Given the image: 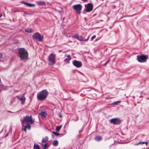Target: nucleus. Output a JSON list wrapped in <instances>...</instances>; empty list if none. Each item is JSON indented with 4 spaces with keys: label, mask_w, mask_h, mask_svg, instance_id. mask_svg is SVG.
Here are the masks:
<instances>
[{
    "label": "nucleus",
    "mask_w": 149,
    "mask_h": 149,
    "mask_svg": "<svg viewBox=\"0 0 149 149\" xmlns=\"http://www.w3.org/2000/svg\"><path fill=\"white\" fill-rule=\"evenodd\" d=\"M121 102L120 101H117L113 103V104L114 105H117L118 104H120Z\"/></svg>",
    "instance_id": "26"
},
{
    "label": "nucleus",
    "mask_w": 149,
    "mask_h": 149,
    "mask_svg": "<svg viewBox=\"0 0 149 149\" xmlns=\"http://www.w3.org/2000/svg\"><path fill=\"white\" fill-rule=\"evenodd\" d=\"M49 93L47 90H43L37 93V97L38 100L44 101L46 99Z\"/></svg>",
    "instance_id": "2"
},
{
    "label": "nucleus",
    "mask_w": 149,
    "mask_h": 149,
    "mask_svg": "<svg viewBox=\"0 0 149 149\" xmlns=\"http://www.w3.org/2000/svg\"><path fill=\"white\" fill-rule=\"evenodd\" d=\"M65 57H67L68 58H66L64 60V62L65 64L69 63H70V61L71 59V57L70 55V54H66L65 55Z\"/></svg>",
    "instance_id": "11"
},
{
    "label": "nucleus",
    "mask_w": 149,
    "mask_h": 149,
    "mask_svg": "<svg viewBox=\"0 0 149 149\" xmlns=\"http://www.w3.org/2000/svg\"><path fill=\"white\" fill-rule=\"evenodd\" d=\"M26 32L28 33H32L34 31V30L31 28H28L25 29Z\"/></svg>",
    "instance_id": "15"
},
{
    "label": "nucleus",
    "mask_w": 149,
    "mask_h": 149,
    "mask_svg": "<svg viewBox=\"0 0 149 149\" xmlns=\"http://www.w3.org/2000/svg\"><path fill=\"white\" fill-rule=\"evenodd\" d=\"M89 38V36H88L87 37V38L85 40L84 38H83L82 36H80L79 39V40L80 41H87Z\"/></svg>",
    "instance_id": "16"
},
{
    "label": "nucleus",
    "mask_w": 149,
    "mask_h": 149,
    "mask_svg": "<svg viewBox=\"0 0 149 149\" xmlns=\"http://www.w3.org/2000/svg\"><path fill=\"white\" fill-rule=\"evenodd\" d=\"M49 139L48 136H46L44 138H43L42 140V142L45 143L47 142Z\"/></svg>",
    "instance_id": "17"
},
{
    "label": "nucleus",
    "mask_w": 149,
    "mask_h": 149,
    "mask_svg": "<svg viewBox=\"0 0 149 149\" xmlns=\"http://www.w3.org/2000/svg\"><path fill=\"white\" fill-rule=\"evenodd\" d=\"M149 149L148 148H146V149H145V148H143V149Z\"/></svg>",
    "instance_id": "37"
},
{
    "label": "nucleus",
    "mask_w": 149,
    "mask_h": 149,
    "mask_svg": "<svg viewBox=\"0 0 149 149\" xmlns=\"http://www.w3.org/2000/svg\"><path fill=\"white\" fill-rule=\"evenodd\" d=\"M34 120L32 119L31 116L30 117L29 116H26L24 117L23 120L22 121V125L23 126L24 123H28L30 122L31 124H33L34 123Z\"/></svg>",
    "instance_id": "3"
},
{
    "label": "nucleus",
    "mask_w": 149,
    "mask_h": 149,
    "mask_svg": "<svg viewBox=\"0 0 149 149\" xmlns=\"http://www.w3.org/2000/svg\"><path fill=\"white\" fill-rule=\"evenodd\" d=\"M58 144V141L57 140H55L53 141L52 144L54 146H56Z\"/></svg>",
    "instance_id": "18"
},
{
    "label": "nucleus",
    "mask_w": 149,
    "mask_h": 149,
    "mask_svg": "<svg viewBox=\"0 0 149 149\" xmlns=\"http://www.w3.org/2000/svg\"><path fill=\"white\" fill-rule=\"evenodd\" d=\"M102 139V137L100 136H98L95 138V140L96 141H99Z\"/></svg>",
    "instance_id": "20"
},
{
    "label": "nucleus",
    "mask_w": 149,
    "mask_h": 149,
    "mask_svg": "<svg viewBox=\"0 0 149 149\" xmlns=\"http://www.w3.org/2000/svg\"><path fill=\"white\" fill-rule=\"evenodd\" d=\"M72 63L74 66L77 68L80 67L82 66V63L80 61L75 60L73 61Z\"/></svg>",
    "instance_id": "10"
},
{
    "label": "nucleus",
    "mask_w": 149,
    "mask_h": 149,
    "mask_svg": "<svg viewBox=\"0 0 149 149\" xmlns=\"http://www.w3.org/2000/svg\"><path fill=\"white\" fill-rule=\"evenodd\" d=\"M52 132L53 134H54L55 135H56V136H58L59 135H61V134H60L58 133L57 132Z\"/></svg>",
    "instance_id": "25"
},
{
    "label": "nucleus",
    "mask_w": 149,
    "mask_h": 149,
    "mask_svg": "<svg viewBox=\"0 0 149 149\" xmlns=\"http://www.w3.org/2000/svg\"><path fill=\"white\" fill-rule=\"evenodd\" d=\"M74 36L78 40H79L80 36H79L78 34L75 35Z\"/></svg>",
    "instance_id": "27"
},
{
    "label": "nucleus",
    "mask_w": 149,
    "mask_h": 149,
    "mask_svg": "<svg viewBox=\"0 0 149 149\" xmlns=\"http://www.w3.org/2000/svg\"><path fill=\"white\" fill-rule=\"evenodd\" d=\"M18 56L22 60L24 61L27 59L28 53L27 51L23 48H17Z\"/></svg>",
    "instance_id": "1"
},
{
    "label": "nucleus",
    "mask_w": 149,
    "mask_h": 149,
    "mask_svg": "<svg viewBox=\"0 0 149 149\" xmlns=\"http://www.w3.org/2000/svg\"><path fill=\"white\" fill-rule=\"evenodd\" d=\"M48 61L49 62V65H53L56 63L55 55L53 54H50L48 57Z\"/></svg>",
    "instance_id": "4"
},
{
    "label": "nucleus",
    "mask_w": 149,
    "mask_h": 149,
    "mask_svg": "<svg viewBox=\"0 0 149 149\" xmlns=\"http://www.w3.org/2000/svg\"><path fill=\"white\" fill-rule=\"evenodd\" d=\"M25 126H27V128L28 129H30L31 126L29 123H27V125Z\"/></svg>",
    "instance_id": "24"
},
{
    "label": "nucleus",
    "mask_w": 149,
    "mask_h": 149,
    "mask_svg": "<svg viewBox=\"0 0 149 149\" xmlns=\"http://www.w3.org/2000/svg\"><path fill=\"white\" fill-rule=\"evenodd\" d=\"M2 16V15L1 13H0V17H1Z\"/></svg>",
    "instance_id": "36"
},
{
    "label": "nucleus",
    "mask_w": 149,
    "mask_h": 149,
    "mask_svg": "<svg viewBox=\"0 0 149 149\" xmlns=\"http://www.w3.org/2000/svg\"><path fill=\"white\" fill-rule=\"evenodd\" d=\"M2 55L1 53H0V59L2 58Z\"/></svg>",
    "instance_id": "33"
},
{
    "label": "nucleus",
    "mask_w": 149,
    "mask_h": 149,
    "mask_svg": "<svg viewBox=\"0 0 149 149\" xmlns=\"http://www.w3.org/2000/svg\"><path fill=\"white\" fill-rule=\"evenodd\" d=\"M59 116L60 117V118H62V115H59Z\"/></svg>",
    "instance_id": "35"
},
{
    "label": "nucleus",
    "mask_w": 149,
    "mask_h": 149,
    "mask_svg": "<svg viewBox=\"0 0 149 149\" xmlns=\"http://www.w3.org/2000/svg\"><path fill=\"white\" fill-rule=\"evenodd\" d=\"M109 60H108V61L104 64V66H106L107 64L109 63Z\"/></svg>",
    "instance_id": "29"
},
{
    "label": "nucleus",
    "mask_w": 149,
    "mask_h": 149,
    "mask_svg": "<svg viewBox=\"0 0 149 149\" xmlns=\"http://www.w3.org/2000/svg\"><path fill=\"white\" fill-rule=\"evenodd\" d=\"M141 143H143V144L146 143V145H147L148 143V142H139V143H137L135 144V145H138L140 144Z\"/></svg>",
    "instance_id": "23"
},
{
    "label": "nucleus",
    "mask_w": 149,
    "mask_h": 149,
    "mask_svg": "<svg viewBox=\"0 0 149 149\" xmlns=\"http://www.w3.org/2000/svg\"><path fill=\"white\" fill-rule=\"evenodd\" d=\"M16 97L18 98L21 101V103L22 105L24 104V102L26 100L25 97L23 95L22 96H17Z\"/></svg>",
    "instance_id": "12"
},
{
    "label": "nucleus",
    "mask_w": 149,
    "mask_h": 149,
    "mask_svg": "<svg viewBox=\"0 0 149 149\" xmlns=\"http://www.w3.org/2000/svg\"><path fill=\"white\" fill-rule=\"evenodd\" d=\"M26 6L30 7H34L35 6V4H34L32 3H26Z\"/></svg>",
    "instance_id": "19"
},
{
    "label": "nucleus",
    "mask_w": 149,
    "mask_h": 149,
    "mask_svg": "<svg viewBox=\"0 0 149 149\" xmlns=\"http://www.w3.org/2000/svg\"><path fill=\"white\" fill-rule=\"evenodd\" d=\"M33 148L34 149H41L39 146L38 144H34Z\"/></svg>",
    "instance_id": "22"
},
{
    "label": "nucleus",
    "mask_w": 149,
    "mask_h": 149,
    "mask_svg": "<svg viewBox=\"0 0 149 149\" xmlns=\"http://www.w3.org/2000/svg\"><path fill=\"white\" fill-rule=\"evenodd\" d=\"M21 3H23V4H25V5H26V2H24V1H21Z\"/></svg>",
    "instance_id": "30"
},
{
    "label": "nucleus",
    "mask_w": 149,
    "mask_h": 149,
    "mask_svg": "<svg viewBox=\"0 0 149 149\" xmlns=\"http://www.w3.org/2000/svg\"><path fill=\"white\" fill-rule=\"evenodd\" d=\"M134 105H135V106H136V104H134Z\"/></svg>",
    "instance_id": "38"
},
{
    "label": "nucleus",
    "mask_w": 149,
    "mask_h": 149,
    "mask_svg": "<svg viewBox=\"0 0 149 149\" xmlns=\"http://www.w3.org/2000/svg\"><path fill=\"white\" fill-rule=\"evenodd\" d=\"M37 4L38 5L45 6V2L43 1H38L37 2Z\"/></svg>",
    "instance_id": "14"
},
{
    "label": "nucleus",
    "mask_w": 149,
    "mask_h": 149,
    "mask_svg": "<svg viewBox=\"0 0 149 149\" xmlns=\"http://www.w3.org/2000/svg\"><path fill=\"white\" fill-rule=\"evenodd\" d=\"M82 8V6L80 4L74 5L72 7L73 9L75 10L79 14L81 13V10Z\"/></svg>",
    "instance_id": "8"
},
{
    "label": "nucleus",
    "mask_w": 149,
    "mask_h": 149,
    "mask_svg": "<svg viewBox=\"0 0 149 149\" xmlns=\"http://www.w3.org/2000/svg\"><path fill=\"white\" fill-rule=\"evenodd\" d=\"M1 92V90H0V92Z\"/></svg>",
    "instance_id": "39"
},
{
    "label": "nucleus",
    "mask_w": 149,
    "mask_h": 149,
    "mask_svg": "<svg viewBox=\"0 0 149 149\" xmlns=\"http://www.w3.org/2000/svg\"><path fill=\"white\" fill-rule=\"evenodd\" d=\"M32 38L33 39H35L39 42H41L43 40V36L41 35L38 32H36L33 35Z\"/></svg>",
    "instance_id": "5"
},
{
    "label": "nucleus",
    "mask_w": 149,
    "mask_h": 149,
    "mask_svg": "<svg viewBox=\"0 0 149 149\" xmlns=\"http://www.w3.org/2000/svg\"><path fill=\"white\" fill-rule=\"evenodd\" d=\"M123 121L119 118H116L112 119L110 120V123H112L114 125H118L120 123Z\"/></svg>",
    "instance_id": "7"
},
{
    "label": "nucleus",
    "mask_w": 149,
    "mask_h": 149,
    "mask_svg": "<svg viewBox=\"0 0 149 149\" xmlns=\"http://www.w3.org/2000/svg\"><path fill=\"white\" fill-rule=\"evenodd\" d=\"M85 5L86 7V11L87 12H90L93 9V6L92 4L91 3H88L86 6Z\"/></svg>",
    "instance_id": "9"
},
{
    "label": "nucleus",
    "mask_w": 149,
    "mask_h": 149,
    "mask_svg": "<svg viewBox=\"0 0 149 149\" xmlns=\"http://www.w3.org/2000/svg\"><path fill=\"white\" fill-rule=\"evenodd\" d=\"M39 115L43 118H45L47 115V113L46 111H42L39 113Z\"/></svg>",
    "instance_id": "13"
},
{
    "label": "nucleus",
    "mask_w": 149,
    "mask_h": 149,
    "mask_svg": "<svg viewBox=\"0 0 149 149\" xmlns=\"http://www.w3.org/2000/svg\"><path fill=\"white\" fill-rule=\"evenodd\" d=\"M26 128H27V126H25L24 127V130L25 131V132H26Z\"/></svg>",
    "instance_id": "32"
},
{
    "label": "nucleus",
    "mask_w": 149,
    "mask_h": 149,
    "mask_svg": "<svg viewBox=\"0 0 149 149\" xmlns=\"http://www.w3.org/2000/svg\"><path fill=\"white\" fill-rule=\"evenodd\" d=\"M8 134H9V133H7V134H6V137H7V136H8Z\"/></svg>",
    "instance_id": "34"
},
{
    "label": "nucleus",
    "mask_w": 149,
    "mask_h": 149,
    "mask_svg": "<svg viewBox=\"0 0 149 149\" xmlns=\"http://www.w3.org/2000/svg\"><path fill=\"white\" fill-rule=\"evenodd\" d=\"M96 38L95 35H93L91 38V40H93V39L95 38Z\"/></svg>",
    "instance_id": "28"
},
{
    "label": "nucleus",
    "mask_w": 149,
    "mask_h": 149,
    "mask_svg": "<svg viewBox=\"0 0 149 149\" xmlns=\"http://www.w3.org/2000/svg\"><path fill=\"white\" fill-rule=\"evenodd\" d=\"M62 127V125H61L59 126H56V131L59 132L61 130Z\"/></svg>",
    "instance_id": "21"
},
{
    "label": "nucleus",
    "mask_w": 149,
    "mask_h": 149,
    "mask_svg": "<svg viewBox=\"0 0 149 149\" xmlns=\"http://www.w3.org/2000/svg\"><path fill=\"white\" fill-rule=\"evenodd\" d=\"M137 58L138 61L139 62H146L147 59L148 58V56L146 55L141 54L137 55Z\"/></svg>",
    "instance_id": "6"
},
{
    "label": "nucleus",
    "mask_w": 149,
    "mask_h": 149,
    "mask_svg": "<svg viewBox=\"0 0 149 149\" xmlns=\"http://www.w3.org/2000/svg\"><path fill=\"white\" fill-rule=\"evenodd\" d=\"M47 143H45L44 146V148H43V149H45V148L46 147V146H47Z\"/></svg>",
    "instance_id": "31"
}]
</instances>
